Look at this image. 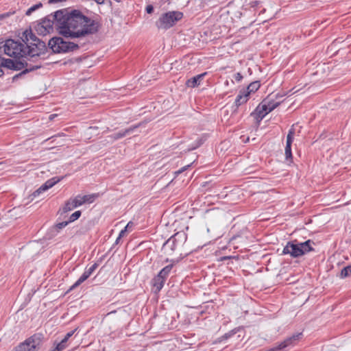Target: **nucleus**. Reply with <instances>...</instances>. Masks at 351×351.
I'll return each instance as SVG.
<instances>
[{"label": "nucleus", "mask_w": 351, "mask_h": 351, "mask_svg": "<svg viewBox=\"0 0 351 351\" xmlns=\"http://www.w3.org/2000/svg\"><path fill=\"white\" fill-rule=\"evenodd\" d=\"M76 330V329H75L74 330H72L69 332H68L64 338L63 339V342H66L68 341V339L74 334L75 331Z\"/></svg>", "instance_id": "obj_28"}, {"label": "nucleus", "mask_w": 351, "mask_h": 351, "mask_svg": "<svg viewBox=\"0 0 351 351\" xmlns=\"http://www.w3.org/2000/svg\"><path fill=\"white\" fill-rule=\"evenodd\" d=\"M77 208L74 204V202L72 198L69 199L66 202L64 206L62 207V213H67Z\"/></svg>", "instance_id": "obj_16"}, {"label": "nucleus", "mask_w": 351, "mask_h": 351, "mask_svg": "<svg viewBox=\"0 0 351 351\" xmlns=\"http://www.w3.org/2000/svg\"><path fill=\"white\" fill-rule=\"evenodd\" d=\"M66 343V342H63V339H62V340L61 341V342H60V343H59L57 345V347H58V348H60H60H61V351H62V350H64V349L66 348V345H65V343Z\"/></svg>", "instance_id": "obj_31"}, {"label": "nucleus", "mask_w": 351, "mask_h": 351, "mask_svg": "<svg viewBox=\"0 0 351 351\" xmlns=\"http://www.w3.org/2000/svg\"><path fill=\"white\" fill-rule=\"evenodd\" d=\"M52 351H61V348H58L56 346Z\"/></svg>", "instance_id": "obj_37"}, {"label": "nucleus", "mask_w": 351, "mask_h": 351, "mask_svg": "<svg viewBox=\"0 0 351 351\" xmlns=\"http://www.w3.org/2000/svg\"><path fill=\"white\" fill-rule=\"evenodd\" d=\"M243 242V239L241 237L237 235L234 236L230 239L229 244L232 245L234 249H237L239 247L238 244H240Z\"/></svg>", "instance_id": "obj_18"}, {"label": "nucleus", "mask_w": 351, "mask_h": 351, "mask_svg": "<svg viewBox=\"0 0 351 351\" xmlns=\"http://www.w3.org/2000/svg\"><path fill=\"white\" fill-rule=\"evenodd\" d=\"M54 25L59 33L64 37L80 39L97 33L101 26L97 20L85 16L78 10H73L66 14L59 10L44 19L38 25L36 31L40 34L46 35L53 31Z\"/></svg>", "instance_id": "obj_1"}, {"label": "nucleus", "mask_w": 351, "mask_h": 351, "mask_svg": "<svg viewBox=\"0 0 351 351\" xmlns=\"http://www.w3.org/2000/svg\"><path fill=\"white\" fill-rule=\"evenodd\" d=\"M42 344L39 335H34L15 347L12 351H38Z\"/></svg>", "instance_id": "obj_8"}, {"label": "nucleus", "mask_w": 351, "mask_h": 351, "mask_svg": "<svg viewBox=\"0 0 351 351\" xmlns=\"http://www.w3.org/2000/svg\"><path fill=\"white\" fill-rule=\"evenodd\" d=\"M138 126H139V125L132 126V127H130L128 129H125L123 131H120L116 134H114L111 135L110 137L114 141L117 140L121 138H123V137L130 134V133H132Z\"/></svg>", "instance_id": "obj_12"}, {"label": "nucleus", "mask_w": 351, "mask_h": 351, "mask_svg": "<svg viewBox=\"0 0 351 351\" xmlns=\"http://www.w3.org/2000/svg\"><path fill=\"white\" fill-rule=\"evenodd\" d=\"M350 275H351V265L345 267L343 269H341V273H340V277L341 278L348 277Z\"/></svg>", "instance_id": "obj_21"}, {"label": "nucleus", "mask_w": 351, "mask_h": 351, "mask_svg": "<svg viewBox=\"0 0 351 351\" xmlns=\"http://www.w3.org/2000/svg\"><path fill=\"white\" fill-rule=\"evenodd\" d=\"M16 208H13V210H10V213H14V212L16 211Z\"/></svg>", "instance_id": "obj_38"}, {"label": "nucleus", "mask_w": 351, "mask_h": 351, "mask_svg": "<svg viewBox=\"0 0 351 351\" xmlns=\"http://www.w3.org/2000/svg\"><path fill=\"white\" fill-rule=\"evenodd\" d=\"M22 42L8 39L3 45L5 54L14 58H31L39 56L43 53L46 45L45 42L40 41L32 30H25L21 36Z\"/></svg>", "instance_id": "obj_2"}, {"label": "nucleus", "mask_w": 351, "mask_h": 351, "mask_svg": "<svg viewBox=\"0 0 351 351\" xmlns=\"http://www.w3.org/2000/svg\"><path fill=\"white\" fill-rule=\"evenodd\" d=\"M69 221H62V222H60V223H57L55 226H54V228L58 231L59 230L64 228L68 223H69Z\"/></svg>", "instance_id": "obj_26"}, {"label": "nucleus", "mask_w": 351, "mask_h": 351, "mask_svg": "<svg viewBox=\"0 0 351 351\" xmlns=\"http://www.w3.org/2000/svg\"><path fill=\"white\" fill-rule=\"evenodd\" d=\"M72 199L76 207H78L85 203H92L94 201L95 196L93 195H77Z\"/></svg>", "instance_id": "obj_10"}, {"label": "nucleus", "mask_w": 351, "mask_h": 351, "mask_svg": "<svg viewBox=\"0 0 351 351\" xmlns=\"http://www.w3.org/2000/svg\"><path fill=\"white\" fill-rule=\"evenodd\" d=\"M172 267H173V265H167L165 267H164L160 271V273L158 274V276H160V277H162L163 278H166V277L167 276V275L169 274V273L170 272V271L172 269Z\"/></svg>", "instance_id": "obj_20"}, {"label": "nucleus", "mask_w": 351, "mask_h": 351, "mask_svg": "<svg viewBox=\"0 0 351 351\" xmlns=\"http://www.w3.org/2000/svg\"><path fill=\"white\" fill-rule=\"evenodd\" d=\"M187 237L184 232H177L169 238L162 247V252L167 256V261L178 262L183 256L184 244Z\"/></svg>", "instance_id": "obj_3"}, {"label": "nucleus", "mask_w": 351, "mask_h": 351, "mask_svg": "<svg viewBox=\"0 0 351 351\" xmlns=\"http://www.w3.org/2000/svg\"><path fill=\"white\" fill-rule=\"evenodd\" d=\"M81 215V211L77 210L73 213L69 218V222H72L77 219Z\"/></svg>", "instance_id": "obj_24"}, {"label": "nucleus", "mask_w": 351, "mask_h": 351, "mask_svg": "<svg viewBox=\"0 0 351 351\" xmlns=\"http://www.w3.org/2000/svg\"><path fill=\"white\" fill-rule=\"evenodd\" d=\"M165 281V279L158 275L153 279V289L155 293H158L161 290Z\"/></svg>", "instance_id": "obj_14"}, {"label": "nucleus", "mask_w": 351, "mask_h": 351, "mask_svg": "<svg viewBox=\"0 0 351 351\" xmlns=\"http://www.w3.org/2000/svg\"><path fill=\"white\" fill-rule=\"evenodd\" d=\"M247 94L245 93V90L241 91L240 94L235 99V104L237 106H240L245 103L247 100Z\"/></svg>", "instance_id": "obj_15"}, {"label": "nucleus", "mask_w": 351, "mask_h": 351, "mask_svg": "<svg viewBox=\"0 0 351 351\" xmlns=\"http://www.w3.org/2000/svg\"><path fill=\"white\" fill-rule=\"evenodd\" d=\"M236 332H237V330L234 329V330H232L226 333L223 336H222L219 339H220L219 341H221L222 340L228 339V338L232 337L233 335H234Z\"/></svg>", "instance_id": "obj_25"}, {"label": "nucleus", "mask_w": 351, "mask_h": 351, "mask_svg": "<svg viewBox=\"0 0 351 351\" xmlns=\"http://www.w3.org/2000/svg\"><path fill=\"white\" fill-rule=\"evenodd\" d=\"M205 75L206 73H202L188 80L186 82V86L191 88L199 86Z\"/></svg>", "instance_id": "obj_13"}, {"label": "nucleus", "mask_w": 351, "mask_h": 351, "mask_svg": "<svg viewBox=\"0 0 351 351\" xmlns=\"http://www.w3.org/2000/svg\"><path fill=\"white\" fill-rule=\"evenodd\" d=\"M234 79L237 82H240L243 79V76L240 73H237L234 75Z\"/></svg>", "instance_id": "obj_29"}, {"label": "nucleus", "mask_w": 351, "mask_h": 351, "mask_svg": "<svg viewBox=\"0 0 351 351\" xmlns=\"http://www.w3.org/2000/svg\"><path fill=\"white\" fill-rule=\"evenodd\" d=\"M294 133H295L294 130L291 129L287 134V144H286V147H285V156H286L287 160L291 159L292 157L291 143L293 142Z\"/></svg>", "instance_id": "obj_11"}, {"label": "nucleus", "mask_w": 351, "mask_h": 351, "mask_svg": "<svg viewBox=\"0 0 351 351\" xmlns=\"http://www.w3.org/2000/svg\"><path fill=\"white\" fill-rule=\"evenodd\" d=\"M93 129H97V128H93V127H90V128H88V130H93Z\"/></svg>", "instance_id": "obj_39"}, {"label": "nucleus", "mask_w": 351, "mask_h": 351, "mask_svg": "<svg viewBox=\"0 0 351 351\" xmlns=\"http://www.w3.org/2000/svg\"><path fill=\"white\" fill-rule=\"evenodd\" d=\"M96 267H97V264H94L88 269L86 270V272H89L90 273V276L91 274L94 271V270L95 269Z\"/></svg>", "instance_id": "obj_30"}, {"label": "nucleus", "mask_w": 351, "mask_h": 351, "mask_svg": "<svg viewBox=\"0 0 351 351\" xmlns=\"http://www.w3.org/2000/svg\"><path fill=\"white\" fill-rule=\"evenodd\" d=\"M130 223H128V225L125 226V229L124 230H122L120 233H119V237L117 238V241H116V243H118V241L122 237L124 236L125 232H126V230L127 228L129 227Z\"/></svg>", "instance_id": "obj_27"}, {"label": "nucleus", "mask_w": 351, "mask_h": 351, "mask_svg": "<svg viewBox=\"0 0 351 351\" xmlns=\"http://www.w3.org/2000/svg\"><path fill=\"white\" fill-rule=\"evenodd\" d=\"M86 37L84 39L78 38L77 43L69 42L60 37H54L49 40L48 45L54 53H67L82 47L85 42H81V40H86Z\"/></svg>", "instance_id": "obj_4"}, {"label": "nucleus", "mask_w": 351, "mask_h": 351, "mask_svg": "<svg viewBox=\"0 0 351 351\" xmlns=\"http://www.w3.org/2000/svg\"><path fill=\"white\" fill-rule=\"evenodd\" d=\"M245 143L249 141V137H247L245 141Z\"/></svg>", "instance_id": "obj_40"}, {"label": "nucleus", "mask_w": 351, "mask_h": 351, "mask_svg": "<svg viewBox=\"0 0 351 351\" xmlns=\"http://www.w3.org/2000/svg\"><path fill=\"white\" fill-rule=\"evenodd\" d=\"M25 66H26V69L25 70L23 71L24 73L25 72H28V71H34L35 69H37L38 68H40L41 67V64H36L34 66H31V65H29V64L27 62L25 63Z\"/></svg>", "instance_id": "obj_23"}, {"label": "nucleus", "mask_w": 351, "mask_h": 351, "mask_svg": "<svg viewBox=\"0 0 351 351\" xmlns=\"http://www.w3.org/2000/svg\"><path fill=\"white\" fill-rule=\"evenodd\" d=\"M189 166H190V165H186V166H185V167H182V169H180V170H178V171L176 172V173L179 174V173H182V172H183L184 171H185V170L187 169V167H189Z\"/></svg>", "instance_id": "obj_33"}, {"label": "nucleus", "mask_w": 351, "mask_h": 351, "mask_svg": "<svg viewBox=\"0 0 351 351\" xmlns=\"http://www.w3.org/2000/svg\"><path fill=\"white\" fill-rule=\"evenodd\" d=\"M313 244H314V243L311 240L298 243L289 242L284 247L282 254H290L292 257H298L308 252L313 251Z\"/></svg>", "instance_id": "obj_5"}, {"label": "nucleus", "mask_w": 351, "mask_h": 351, "mask_svg": "<svg viewBox=\"0 0 351 351\" xmlns=\"http://www.w3.org/2000/svg\"><path fill=\"white\" fill-rule=\"evenodd\" d=\"M146 11L148 14H152L154 11V8L152 5H148L146 7Z\"/></svg>", "instance_id": "obj_32"}, {"label": "nucleus", "mask_w": 351, "mask_h": 351, "mask_svg": "<svg viewBox=\"0 0 351 351\" xmlns=\"http://www.w3.org/2000/svg\"><path fill=\"white\" fill-rule=\"evenodd\" d=\"M90 276V273L86 272V271L83 273L81 277L73 284V285L71 287V289H75L78 287L80 284L84 282L88 277Z\"/></svg>", "instance_id": "obj_19"}, {"label": "nucleus", "mask_w": 351, "mask_h": 351, "mask_svg": "<svg viewBox=\"0 0 351 351\" xmlns=\"http://www.w3.org/2000/svg\"><path fill=\"white\" fill-rule=\"evenodd\" d=\"M182 13L180 12H169L163 14L156 22V26L159 29H167L175 25L182 18Z\"/></svg>", "instance_id": "obj_7"}, {"label": "nucleus", "mask_w": 351, "mask_h": 351, "mask_svg": "<svg viewBox=\"0 0 351 351\" xmlns=\"http://www.w3.org/2000/svg\"><path fill=\"white\" fill-rule=\"evenodd\" d=\"M8 61L9 63H12V61L10 60H8Z\"/></svg>", "instance_id": "obj_41"}, {"label": "nucleus", "mask_w": 351, "mask_h": 351, "mask_svg": "<svg viewBox=\"0 0 351 351\" xmlns=\"http://www.w3.org/2000/svg\"><path fill=\"white\" fill-rule=\"evenodd\" d=\"M43 6L42 3H37L33 6H32L31 8H29L27 11H26V13L25 14L27 16H29L33 12H34L35 10H36L37 9L41 8Z\"/></svg>", "instance_id": "obj_22"}, {"label": "nucleus", "mask_w": 351, "mask_h": 351, "mask_svg": "<svg viewBox=\"0 0 351 351\" xmlns=\"http://www.w3.org/2000/svg\"><path fill=\"white\" fill-rule=\"evenodd\" d=\"M60 180L61 179L58 178H53L47 180L44 184H43L39 189H38L31 195L32 200L34 199V197L39 195L41 193L53 186L56 183H58Z\"/></svg>", "instance_id": "obj_9"}, {"label": "nucleus", "mask_w": 351, "mask_h": 351, "mask_svg": "<svg viewBox=\"0 0 351 351\" xmlns=\"http://www.w3.org/2000/svg\"><path fill=\"white\" fill-rule=\"evenodd\" d=\"M282 96H279L278 94L269 95L258 107V109H261L259 110L258 115L263 118L275 109L282 102Z\"/></svg>", "instance_id": "obj_6"}, {"label": "nucleus", "mask_w": 351, "mask_h": 351, "mask_svg": "<svg viewBox=\"0 0 351 351\" xmlns=\"http://www.w3.org/2000/svg\"><path fill=\"white\" fill-rule=\"evenodd\" d=\"M213 214H214V212H212V211H207L206 213V217L208 219V218H210L211 217L213 216Z\"/></svg>", "instance_id": "obj_34"}, {"label": "nucleus", "mask_w": 351, "mask_h": 351, "mask_svg": "<svg viewBox=\"0 0 351 351\" xmlns=\"http://www.w3.org/2000/svg\"><path fill=\"white\" fill-rule=\"evenodd\" d=\"M56 117H57V114H51V115L49 116V119L51 121H52V120H53V119H54Z\"/></svg>", "instance_id": "obj_35"}, {"label": "nucleus", "mask_w": 351, "mask_h": 351, "mask_svg": "<svg viewBox=\"0 0 351 351\" xmlns=\"http://www.w3.org/2000/svg\"><path fill=\"white\" fill-rule=\"evenodd\" d=\"M8 16V14H3L0 15V19H4L5 17H7Z\"/></svg>", "instance_id": "obj_36"}, {"label": "nucleus", "mask_w": 351, "mask_h": 351, "mask_svg": "<svg viewBox=\"0 0 351 351\" xmlns=\"http://www.w3.org/2000/svg\"><path fill=\"white\" fill-rule=\"evenodd\" d=\"M260 87V83L258 81L253 82L249 84V86L247 87V90L245 91V93L249 95L250 93H253L256 91Z\"/></svg>", "instance_id": "obj_17"}]
</instances>
